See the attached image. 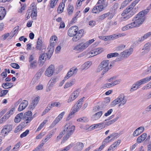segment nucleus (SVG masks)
Segmentation results:
<instances>
[{
  "mask_svg": "<svg viewBox=\"0 0 151 151\" xmlns=\"http://www.w3.org/2000/svg\"><path fill=\"white\" fill-rule=\"evenodd\" d=\"M57 37L55 35L52 36L50 40V46L47 48V52L46 53L41 54L39 60L41 64L43 65L47 58L49 60L54 50V47L57 44Z\"/></svg>",
  "mask_w": 151,
  "mask_h": 151,
  "instance_id": "f257e3e1",
  "label": "nucleus"
},
{
  "mask_svg": "<svg viewBox=\"0 0 151 151\" xmlns=\"http://www.w3.org/2000/svg\"><path fill=\"white\" fill-rule=\"evenodd\" d=\"M109 65V61L108 60H103L98 66L97 69V71L99 72L102 70H103L101 73V75H104L109 70L111 69L112 67L111 64H110Z\"/></svg>",
  "mask_w": 151,
  "mask_h": 151,
  "instance_id": "f03ea898",
  "label": "nucleus"
},
{
  "mask_svg": "<svg viewBox=\"0 0 151 151\" xmlns=\"http://www.w3.org/2000/svg\"><path fill=\"white\" fill-rule=\"evenodd\" d=\"M125 97L124 94H121L117 98L112 102L111 106H114L116 105L119 104L118 105V107L121 108H124V105L127 101V99L125 98Z\"/></svg>",
  "mask_w": 151,
  "mask_h": 151,
  "instance_id": "7ed1b4c3",
  "label": "nucleus"
},
{
  "mask_svg": "<svg viewBox=\"0 0 151 151\" xmlns=\"http://www.w3.org/2000/svg\"><path fill=\"white\" fill-rule=\"evenodd\" d=\"M132 10V7H128L125 9L122 13L121 21H124L128 19L134 14V12Z\"/></svg>",
  "mask_w": 151,
  "mask_h": 151,
  "instance_id": "20e7f679",
  "label": "nucleus"
},
{
  "mask_svg": "<svg viewBox=\"0 0 151 151\" xmlns=\"http://www.w3.org/2000/svg\"><path fill=\"white\" fill-rule=\"evenodd\" d=\"M149 9L147 8L140 12L134 17L132 21H136L138 22L140 25L145 20V15L149 12Z\"/></svg>",
  "mask_w": 151,
  "mask_h": 151,
  "instance_id": "39448f33",
  "label": "nucleus"
},
{
  "mask_svg": "<svg viewBox=\"0 0 151 151\" xmlns=\"http://www.w3.org/2000/svg\"><path fill=\"white\" fill-rule=\"evenodd\" d=\"M133 49L130 48L129 49L124 50L123 52L121 53V57L118 58L116 59V61H119L122 60V58H127L133 52Z\"/></svg>",
  "mask_w": 151,
  "mask_h": 151,
  "instance_id": "423d86ee",
  "label": "nucleus"
},
{
  "mask_svg": "<svg viewBox=\"0 0 151 151\" xmlns=\"http://www.w3.org/2000/svg\"><path fill=\"white\" fill-rule=\"evenodd\" d=\"M64 128L63 131V132H66V134L70 137L73 134L75 131V126L74 125L71 126L67 124L65 126Z\"/></svg>",
  "mask_w": 151,
  "mask_h": 151,
  "instance_id": "0eeeda50",
  "label": "nucleus"
},
{
  "mask_svg": "<svg viewBox=\"0 0 151 151\" xmlns=\"http://www.w3.org/2000/svg\"><path fill=\"white\" fill-rule=\"evenodd\" d=\"M12 125L10 124L4 126L1 132L2 135L4 136L7 135L8 133L12 130Z\"/></svg>",
  "mask_w": 151,
  "mask_h": 151,
  "instance_id": "6e6552de",
  "label": "nucleus"
},
{
  "mask_svg": "<svg viewBox=\"0 0 151 151\" xmlns=\"http://www.w3.org/2000/svg\"><path fill=\"white\" fill-rule=\"evenodd\" d=\"M32 112L31 111H28L24 114L22 117L23 119L27 121L26 122L27 124L30 122L33 119V117H32Z\"/></svg>",
  "mask_w": 151,
  "mask_h": 151,
  "instance_id": "1a4fd4ad",
  "label": "nucleus"
},
{
  "mask_svg": "<svg viewBox=\"0 0 151 151\" xmlns=\"http://www.w3.org/2000/svg\"><path fill=\"white\" fill-rule=\"evenodd\" d=\"M78 29L76 26L70 27L68 30V35L70 37H73L78 33Z\"/></svg>",
  "mask_w": 151,
  "mask_h": 151,
  "instance_id": "9d476101",
  "label": "nucleus"
},
{
  "mask_svg": "<svg viewBox=\"0 0 151 151\" xmlns=\"http://www.w3.org/2000/svg\"><path fill=\"white\" fill-rule=\"evenodd\" d=\"M55 67L52 65H50L45 71V75L47 77H51L54 73Z\"/></svg>",
  "mask_w": 151,
  "mask_h": 151,
  "instance_id": "9b49d317",
  "label": "nucleus"
},
{
  "mask_svg": "<svg viewBox=\"0 0 151 151\" xmlns=\"http://www.w3.org/2000/svg\"><path fill=\"white\" fill-rule=\"evenodd\" d=\"M77 71L78 69L76 68H71L65 77V80H67L73 75H76Z\"/></svg>",
  "mask_w": 151,
  "mask_h": 151,
  "instance_id": "f8f14e48",
  "label": "nucleus"
},
{
  "mask_svg": "<svg viewBox=\"0 0 151 151\" xmlns=\"http://www.w3.org/2000/svg\"><path fill=\"white\" fill-rule=\"evenodd\" d=\"M88 47L87 44L86 42L81 43L76 46L74 48V50L77 51H82Z\"/></svg>",
  "mask_w": 151,
  "mask_h": 151,
  "instance_id": "ddd939ff",
  "label": "nucleus"
},
{
  "mask_svg": "<svg viewBox=\"0 0 151 151\" xmlns=\"http://www.w3.org/2000/svg\"><path fill=\"white\" fill-rule=\"evenodd\" d=\"M79 92L78 90L74 91L70 96L68 100V102L70 103L73 101L78 96Z\"/></svg>",
  "mask_w": 151,
  "mask_h": 151,
  "instance_id": "4468645a",
  "label": "nucleus"
},
{
  "mask_svg": "<svg viewBox=\"0 0 151 151\" xmlns=\"http://www.w3.org/2000/svg\"><path fill=\"white\" fill-rule=\"evenodd\" d=\"M84 31L83 29L80 30L78 33L74 35L73 38V40L74 42H76L79 40L82 37L84 34Z\"/></svg>",
  "mask_w": 151,
  "mask_h": 151,
  "instance_id": "2eb2a0df",
  "label": "nucleus"
},
{
  "mask_svg": "<svg viewBox=\"0 0 151 151\" xmlns=\"http://www.w3.org/2000/svg\"><path fill=\"white\" fill-rule=\"evenodd\" d=\"M151 47V41L149 42L146 43L143 47L142 50L144 51L142 52V54L144 55L145 54L147 53L150 50V47Z\"/></svg>",
  "mask_w": 151,
  "mask_h": 151,
  "instance_id": "dca6fc26",
  "label": "nucleus"
},
{
  "mask_svg": "<svg viewBox=\"0 0 151 151\" xmlns=\"http://www.w3.org/2000/svg\"><path fill=\"white\" fill-rule=\"evenodd\" d=\"M104 8L103 5H97L96 4V5L93 8L92 11L93 13L97 14L103 11L104 10Z\"/></svg>",
  "mask_w": 151,
  "mask_h": 151,
  "instance_id": "f3484780",
  "label": "nucleus"
},
{
  "mask_svg": "<svg viewBox=\"0 0 151 151\" xmlns=\"http://www.w3.org/2000/svg\"><path fill=\"white\" fill-rule=\"evenodd\" d=\"M103 51V49L101 48H98L92 50L91 52H89V54L93 55L92 56H91L90 55L89 56V57H91L97 55H98L101 53Z\"/></svg>",
  "mask_w": 151,
  "mask_h": 151,
  "instance_id": "a211bd4d",
  "label": "nucleus"
},
{
  "mask_svg": "<svg viewBox=\"0 0 151 151\" xmlns=\"http://www.w3.org/2000/svg\"><path fill=\"white\" fill-rule=\"evenodd\" d=\"M144 130L145 128L144 127H140L134 131L133 134V135L134 137L137 136L143 132L144 131Z\"/></svg>",
  "mask_w": 151,
  "mask_h": 151,
  "instance_id": "6ab92c4d",
  "label": "nucleus"
},
{
  "mask_svg": "<svg viewBox=\"0 0 151 151\" xmlns=\"http://www.w3.org/2000/svg\"><path fill=\"white\" fill-rule=\"evenodd\" d=\"M28 104L27 101L24 100L20 104L18 108V111H20L24 109L27 106Z\"/></svg>",
  "mask_w": 151,
  "mask_h": 151,
  "instance_id": "aec40b11",
  "label": "nucleus"
},
{
  "mask_svg": "<svg viewBox=\"0 0 151 151\" xmlns=\"http://www.w3.org/2000/svg\"><path fill=\"white\" fill-rule=\"evenodd\" d=\"M147 136L146 133H144L141 136L139 137L137 139V142L138 143H140L144 141L146 139Z\"/></svg>",
  "mask_w": 151,
  "mask_h": 151,
  "instance_id": "412c9836",
  "label": "nucleus"
},
{
  "mask_svg": "<svg viewBox=\"0 0 151 151\" xmlns=\"http://www.w3.org/2000/svg\"><path fill=\"white\" fill-rule=\"evenodd\" d=\"M5 9L2 7L0 6V19L1 20L4 17L6 14Z\"/></svg>",
  "mask_w": 151,
  "mask_h": 151,
  "instance_id": "4be33fe9",
  "label": "nucleus"
},
{
  "mask_svg": "<svg viewBox=\"0 0 151 151\" xmlns=\"http://www.w3.org/2000/svg\"><path fill=\"white\" fill-rule=\"evenodd\" d=\"M110 136H109L104 139L102 143V145L100 146L103 149L105 145L111 142L112 141V139H110Z\"/></svg>",
  "mask_w": 151,
  "mask_h": 151,
  "instance_id": "5701e85b",
  "label": "nucleus"
},
{
  "mask_svg": "<svg viewBox=\"0 0 151 151\" xmlns=\"http://www.w3.org/2000/svg\"><path fill=\"white\" fill-rule=\"evenodd\" d=\"M121 142V140L120 139H118L110 146L111 148L112 149V151L116 149L117 146Z\"/></svg>",
  "mask_w": 151,
  "mask_h": 151,
  "instance_id": "b1692460",
  "label": "nucleus"
},
{
  "mask_svg": "<svg viewBox=\"0 0 151 151\" xmlns=\"http://www.w3.org/2000/svg\"><path fill=\"white\" fill-rule=\"evenodd\" d=\"M41 39V37H39L38 38L36 45V48L37 50H41L42 49V41Z\"/></svg>",
  "mask_w": 151,
  "mask_h": 151,
  "instance_id": "393cba45",
  "label": "nucleus"
},
{
  "mask_svg": "<svg viewBox=\"0 0 151 151\" xmlns=\"http://www.w3.org/2000/svg\"><path fill=\"white\" fill-rule=\"evenodd\" d=\"M76 81L75 79H73L68 82L66 83L64 85L65 88H67L73 85Z\"/></svg>",
  "mask_w": 151,
  "mask_h": 151,
  "instance_id": "a878e982",
  "label": "nucleus"
},
{
  "mask_svg": "<svg viewBox=\"0 0 151 151\" xmlns=\"http://www.w3.org/2000/svg\"><path fill=\"white\" fill-rule=\"evenodd\" d=\"M23 114L22 113H20L17 115L14 119V122L16 123H18L22 119V118L23 116Z\"/></svg>",
  "mask_w": 151,
  "mask_h": 151,
  "instance_id": "bb28decb",
  "label": "nucleus"
},
{
  "mask_svg": "<svg viewBox=\"0 0 151 151\" xmlns=\"http://www.w3.org/2000/svg\"><path fill=\"white\" fill-rule=\"evenodd\" d=\"M102 114V111H99L93 115L92 118L93 120H96L101 116Z\"/></svg>",
  "mask_w": 151,
  "mask_h": 151,
  "instance_id": "cd10ccee",
  "label": "nucleus"
},
{
  "mask_svg": "<svg viewBox=\"0 0 151 151\" xmlns=\"http://www.w3.org/2000/svg\"><path fill=\"white\" fill-rule=\"evenodd\" d=\"M13 86V83H3L2 84V86L4 89L11 88Z\"/></svg>",
  "mask_w": 151,
  "mask_h": 151,
  "instance_id": "c85d7f7f",
  "label": "nucleus"
},
{
  "mask_svg": "<svg viewBox=\"0 0 151 151\" xmlns=\"http://www.w3.org/2000/svg\"><path fill=\"white\" fill-rule=\"evenodd\" d=\"M119 118V117H117L116 118L112 120H111L107 122H106L105 124V125L104 127H102V128H104L105 127H106L107 126H109L112 124L114 122H115Z\"/></svg>",
  "mask_w": 151,
  "mask_h": 151,
  "instance_id": "c756f323",
  "label": "nucleus"
},
{
  "mask_svg": "<svg viewBox=\"0 0 151 151\" xmlns=\"http://www.w3.org/2000/svg\"><path fill=\"white\" fill-rule=\"evenodd\" d=\"M65 6V4L63 3V2L62 3H60L57 12L59 13H61L63 11Z\"/></svg>",
  "mask_w": 151,
  "mask_h": 151,
  "instance_id": "7c9ffc66",
  "label": "nucleus"
},
{
  "mask_svg": "<svg viewBox=\"0 0 151 151\" xmlns=\"http://www.w3.org/2000/svg\"><path fill=\"white\" fill-rule=\"evenodd\" d=\"M134 21L133 22L128 24L131 29L137 27H139L140 25V24L139 23V22L136 21Z\"/></svg>",
  "mask_w": 151,
  "mask_h": 151,
  "instance_id": "2f4dec72",
  "label": "nucleus"
},
{
  "mask_svg": "<svg viewBox=\"0 0 151 151\" xmlns=\"http://www.w3.org/2000/svg\"><path fill=\"white\" fill-rule=\"evenodd\" d=\"M34 5L35 4L34 3H32L31 5V6L29 10L30 9V10H31V12L32 11V12H33L34 14H35V13H37V7Z\"/></svg>",
  "mask_w": 151,
  "mask_h": 151,
  "instance_id": "473e14b6",
  "label": "nucleus"
},
{
  "mask_svg": "<svg viewBox=\"0 0 151 151\" xmlns=\"http://www.w3.org/2000/svg\"><path fill=\"white\" fill-rule=\"evenodd\" d=\"M19 27V26H17L14 28L13 31H12L11 33L12 34V36H11V37H12L16 34L17 33Z\"/></svg>",
  "mask_w": 151,
  "mask_h": 151,
  "instance_id": "72a5a7b5",
  "label": "nucleus"
},
{
  "mask_svg": "<svg viewBox=\"0 0 151 151\" xmlns=\"http://www.w3.org/2000/svg\"><path fill=\"white\" fill-rule=\"evenodd\" d=\"M83 144L81 142L78 143L76 145V149L78 151H81L83 148Z\"/></svg>",
  "mask_w": 151,
  "mask_h": 151,
  "instance_id": "f704fd0d",
  "label": "nucleus"
},
{
  "mask_svg": "<svg viewBox=\"0 0 151 151\" xmlns=\"http://www.w3.org/2000/svg\"><path fill=\"white\" fill-rule=\"evenodd\" d=\"M73 10V5L69 4L68 8V12L69 15L72 14Z\"/></svg>",
  "mask_w": 151,
  "mask_h": 151,
  "instance_id": "c9c22d12",
  "label": "nucleus"
},
{
  "mask_svg": "<svg viewBox=\"0 0 151 151\" xmlns=\"http://www.w3.org/2000/svg\"><path fill=\"white\" fill-rule=\"evenodd\" d=\"M109 14V13H108L103 14L99 16L98 19L99 20L101 21L104 19L106 17L108 16Z\"/></svg>",
  "mask_w": 151,
  "mask_h": 151,
  "instance_id": "e433bc0d",
  "label": "nucleus"
},
{
  "mask_svg": "<svg viewBox=\"0 0 151 151\" xmlns=\"http://www.w3.org/2000/svg\"><path fill=\"white\" fill-rule=\"evenodd\" d=\"M92 64L91 61H88L85 62L83 65L84 69H87L89 68Z\"/></svg>",
  "mask_w": 151,
  "mask_h": 151,
  "instance_id": "4c0bfd02",
  "label": "nucleus"
},
{
  "mask_svg": "<svg viewBox=\"0 0 151 151\" xmlns=\"http://www.w3.org/2000/svg\"><path fill=\"white\" fill-rule=\"evenodd\" d=\"M30 63V67L31 68L34 69L37 67V62L36 60H34Z\"/></svg>",
  "mask_w": 151,
  "mask_h": 151,
  "instance_id": "58836bf2",
  "label": "nucleus"
},
{
  "mask_svg": "<svg viewBox=\"0 0 151 151\" xmlns=\"http://www.w3.org/2000/svg\"><path fill=\"white\" fill-rule=\"evenodd\" d=\"M24 127V126L23 125L22 126V124H19L15 129L14 131V132L15 133H17L21 130Z\"/></svg>",
  "mask_w": 151,
  "mask_h": 151,
  "instance_id": "ea45409f",
  "label": "nucleus"
},
{
  "mask_svg": "<svg viewBox=\"0 0 151 151\" xmlns=\"http://www.w3.org/2000/svg\"><path fill=\"white\" fill-rule=\"evenodd\" d=\"M126 46L122 44L116 48V51H120L124 49Z\"/></svg>",
  "mask_w": 151,
  "mask_h": 151,
  "instance_id": "a19ab883",
  "label": "nucleus"
},
{
  "mask_svg": "<svg viewBox=\"0 0 151 151\" xmlns=\"http://www.w3.org/2000/svg\"><path fill=\"white\" fill-rule=\"evenodd\" d=\"M130 2V1H129V0H125L122 3L120 9L123 8L124 7L126 6Z\"/></svg>",
  "mask_w": 151,
  "mask_h": 151,
  "instance_id": "79ce46f5",
  "label": "nucleus"
},
{
  "mask_svg": "<svg viewBox=\"0 0 151 151\" xmlns=\"http://www.w3.org/2000/svg\"><path fill=\"white\" fill-rule=\"evenodd\" d=\"M150 36H151V32L146 33L143 36L141 37V40H143Z\"/></svg>",
  "mask_w": 151,
  "mask_h": 151,
  "instance_id": "37998d69",
  "label": "nucleus"
},
{
  "mask_svg": "<svg viewBox=\"0 0 151 151\" xmlns=\"http://www.w3.org/2000/svg\"><path fill=\"white\" fill-rule=\"evenodd\" d=\"M11 115L10 114V113L8 111L7 112L5 115L2 118V121H5L6 119H7Z\"/></svg>",
  "mask_w": 151,
  "mask_h": 151,
  "instance_id": "c03bdc74",
  "label": "nucleus"
},
{
  "mask_svg": "<svg viewBox=\"0 0 151 151\" xmlns=\"http://www.w3.org/2000/svg\"><path fill=\"white\" fill-rule=\"evenodd\" d=\"M111 138V137H112L111 139H116L119 136V134L117 133H113L109 135Z\"/></svg>",
  "mask_w": 151,
  "mask_h": 151,
  "instance_id": "a18cd8bd",
  "label": "nucleus"
},
{
  "mask_svg": "<svg viewBox=\"0 0 151 151\" xmlns=\"http://www.w3.org/2000/svg\"><path fill=\"white\" fill-rule=\"evenodd\" d=\"M56 78H52L49 82L50 83V86L52 87L56 83Z\"/></svg>",
  "mask_w": 151,
  "mask_h": 151,
  "instance_id": "49530a36",
  "label": "nucleus"
},
{
  "mask_svg": "<svg viewBox=\"0 0 151 151\" xmlns=\"http://www.w3.org/2000/svg\"><path fill=\"white\" fill-rule=\"evenodd\" d=\"M65 114V111L61 113H60L58 116H57V123L59 122L60 121L62 118L63 116Z\"/></svg>",
  "mask_w": 151,
  "mask_h": 151,
  "instance_id": "de8ad7c7",
  "label": "nucleus"
},
{
  "mask_svg": "<svg viewBox=\"0 0 151 151\" xmlns=\"http://www.w3.org/2000/svg\"><path fill=\"white\" fill-rule=\"evenodd\" d=\"M141 80H142L143 83L144 84L150 81L151 80V79L150 76H148L142 79Z\"/></svg>",
  "mask_w": 151,
  "mask_h": 151,
  "instance_id": "09e8293b",
  "label": "nucleus"
},
{
  "mask_svg": "<svg viewBox=\"0 0 151 151\" xmlns=\"http://www.w3.org/2000/svg\"><path fill=\"white\" fill-rule=\"evenodd\" d=\"M57 4V0H51L50 2V7L53 8Z\"/></svg>",
  "mask_w": 151,
  "mask_h": 151,
  "instance_id": "8fccbe9b",
  "label": "nucleus"
},
{
  "mask_svg": "<svg viewBox=\"0 0 151 151\" xmlns=\"http://www.w3.org/2000/svg\"><path fill=\"white\" fill-rule=\"evenodd\" d=\"M11 66L13 67L16 69H19L20 68V66L19 65L16 63H12L11 64Z\"/></svg>",
  "mask_w": 151,
  "mask_h": 151,
  "instance_id": "3c124183",
  "label": "nucleus"
},
{
  "mask_svg": "<svg viewBox=\"0 0 151 151\" xmlns=\"http://www.w3.org/2000/svg\"><path fill=\"white\" fill-rule=\"evenodd\" d=\"M139 87L137 86V85H136V84L135 83L132 85V87L130 90V91L131 92H133L134 91L137 89Z\"/></svg>",
  "mask_w": 151,
  "mask_h": 151,
  "instance_id": "603ef678",
  "label": "nucleus"
},
{
  "mask_svg": "<svg viewBox=\"0 0 151 151\" xmlns=\"http://www.w3.org/2000/svg\"><path fill=\"white\" fill-rule=\"evenodd\" d=\"M81 107V106H80L79 105L76 104L74 106V110L73 111H75V113L77 112Z\"/></svg>",
  "mask_w": 151,
  "mask_h": 151,
  "instance_id": "864d4df0",
  "label": "nucleus"
},
{
  "mask_svg": "<svg viewBox=\"0 0 151 151\" xmlns=\"http://www.w3.org/2000/svg\"><path fill=\"white\" fill-rule=\"evenodd\" d=\"M29 130L27 129L25 131L23 132L20 135V137L21 138H23V137H26L29 133Z\"/></svg>",
  "mask_w": 151,
  "mask_h": 151,
  "instance_id": "5fc2aeb1",
  "label": "nucleus"
},
{
  "mask_svg": "<svg viewBox=\"0 0 151 151\" xmlns=\"http://www.w3.org/2000/svg\"><path fill=\"white\" fill-rule=\"evenodd\" d=\"M104 123H101L99 124H95L93 125V126H91V127H92L91 128V129H95L97 128L100 125H101L103 124H104Z\"/></svg>",
  "mask_w": 151,
  "mask_h": 151,
  "instance_id": "6e6d98bb",
  "label": "nucleus"
},
{
  "mask_svg": "<svg viewBox=\"0 0 151 151\" xmlns=\"http://www.w3.org/2000/svg\"><path fill=\"white\" fill-rule=\"evenodd\" d=\"M39 101V98L38 97H36L34 100L32 101V104H33L35 106L37 105Z\"/></svg>",
  "mask_w": 151,
  "mask_h": 151,
  "instance_id": "4d7b16f0",
  "label": "nucleus"
},
{
  "mask_svg": "<svg viewBox=\"0 0 151 151\" xmlns=\"http://www.w3.org/2000/svg\"><path fill=\"white\" fill-rule=\"evenodd\" d=\"M75 113V111H72L71 113L69 114L67 117L66 118V120L68 121L71 118L73 117V115Z\"/></svg>",
  "mask_w": 151,
  "mask_h": 151,
  "instance_id": "13d9d810",
  "label": "nucleus"
},
{
  "mask_svg": "<svg viewBox=\"0 0 151 151\" xmlns=\"http://www.w3.org/2000/svg\"><path fill=\"white\" fill-rule=\"evenodd\" d=\"M8 92V91L6 90H4L1 92L0 97H2L6 95Z\"/></svg>",
  "mask_w": 151,
  "mask_h": 151,
  "instance_id": "bf43d9fd",
  "label": "nucleus"
},
{
  "mask_svg": "<svg viewBox=\"0 0 151 151\" xmlns=\"http://www.w3.org/2000/svg\"><path fill=\"white\" fill-rule=\"evenodd\" d=\"M121 81V80L120 79H118L116 80L114 82H111L112 84V86H114L117 84H118L120 83Z\"/></svg>",
  "mask_w": 151,
  "mask_h": 151,
  "instance_id": "052dcab7",
  "label": "nucleus"
},
{
  "mask_svg": "<svg viewBox=\"0 0 151 151\" xmlns=\"http://www.w3.org/2000/svg\"><path fill=\"white\" fill-rule=\"evenodd\" d=\"M54 132V130L51 131L46 137L49 139L52 137Z\"/></svg>",
  "mask_w": 151,
  "mask_h": 151,
  "instance_id": "680f3d73",
  "label": "nucleus"
},
{
  "mask_svg": "<svg viewBox=\"0 0 151 151\" xmlns=\"http://www.w3.org/2000/svg\"><path fill=\"white\" fill-rule=\"evenodd\" d=\"M42 72L39 70L37 73L36 75L34 76L38 80L41 76Z\"/></svg>",
  "mask_w": 151,
  "mask_h": 151,
  "instance_id": "e2e57ef3",
  "label": "nucleus"
},
{
  "mask_svg": "<svg viewBox=\"0 0 151 151\" xmlns=\"http://www.w3.org/2000/svg\"><path fill=\"white\" fill-rule=\"evenodd\" d=\"M112 86H112V84L111 82L110 83H106L104 84L102 86V88H108Z\"/></svg>",
  "mask_w": 151,
  "mask_h": 151,
  "instance_id": "0e129e2a",
  "label": "nucleus"
},
{
  "mask_svg": "<svg viewBox=\"0 0 151 151\" xmlns=\"http://www.w3.org/2000/svg\"><path fill=\"white\" fill-rule=\"evenodd\" d=\"M9 34L7 33L1 36V39L2 40H4L9 36Z\"/></svg>",
  "mask_w": 151,
  "mask_h": 151,
  "instance_id": "69168bd1",
  "label": "nucleus"
},
{
  "mask_svg": "<svg viewBox=\"0 0 151 151\" xmlns=\"http://www.w3.org/2000/svg\"><path fill=\"white\" fill-rule=\"evenodd\" d=\"M45 134V132H41L36 136V139H40L42 138Z\"/></svg>",
  "mask_w": 151,
  "mask_h": 151,
  "instance_id": "338daca9",
  "label": "nucleus"
},
{
  "mask_svg": "<svg viewBox=\"0 0 151 151\" xmlns=\"http://www.w3.org/2000/svg\"><path fill=\"white\" fill-rule=\"evenodd\" d=\"M38 79L37 78H36L35 77H34L31 82V84L32 85H34L38 82Z\"/></svg>",
  "mask_w": 151,
  "mask_h": 151,
  "instance_id": "774afa93",
  "label": "nucleus"
}]
</instances>
